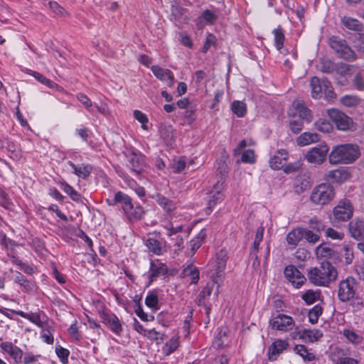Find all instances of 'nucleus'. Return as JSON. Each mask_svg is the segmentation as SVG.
<instances>
[{"instance_id": "obj_45", "label": "nucleus", "mask_w": 364, "mask_h": 364, "mask_svg": "<svg viewBox=\"0 0 364 364\" xmlns=\"http://www.w3.org/2000/svg\"><path fill=\"white\" fill-rule=\"evenodd\" d=\"M322 314V307L319 305L314 306L309 312V321L312 324L318 322L319 316Z\"/></svg>"}, {"instance_id": "obj_21", "label": "nucleus", "mask_w": 364, "mask_h": 364, "mask_svg": "<svg viewBox=\"0 0 364 364\" xmlns=\"http://www.w3.org/2000/svg\"><path fill=\"white\" fill-rule=\"evenodd\" d=\"M67 164L73 169V173L75 175L83 179L87 178L92 171V166L88 164H82L80 166H77L71 161H68Z\"/></svg>"}, {"instance_id": "obj_28", "label": "nucleus", "mask_w": 364, "mask_h": 364, "mask_svg": "<svg viewBox=\"0 0 364 364\" xmlns=\"http://www.w3.org/2000/svg\"><path fill=\"white\" fill-rule=\"evenodd\" d=\"M179 345V337L174 336L171 337L162 347V353L166 356L169 355L178 348Z\"/></svg>"}, {"instance_id": "obj_43", "label": "nucleus", "mask_w": 364, "mask_h": 364, "mask_svg": "<svg viewBox=\"0 0 364 364\" xmlns=\"http://www.w3.org/2000/svg\"><path fill=\"white\" fill-rule=\"evenodd\" d=\"M355 68L354 65H348L344 63H338L335 65L336 71L341 75H350L353 74L352 70Z\"/></svg>"}, {"instance_id": "obj_22", "label": "nucleus", "mask_w": 364, "mask_h": 364, "mask_svg": "<svg viewBox=\"0 0 364 364\" xmlns=\"http://www.w3.org/2000/svg\"><path fill=\"white\" fill-rule=\"evenodd\" d=\"M323 336V333L318 329H303L299 332V338L305 342L314 343Z\"/></svg>"}, {"instance_id": "obj_52", "label": "nucleus", "mask_w": 364, "mask_h": 364, "mask_svg": "<svg viewBox=\"0 0 364 364\" xmlns=\"http://www.w3.org/2000/svg\"><path fill=\"white\" fill-rule=\"evenodd\" d=\"M201 18H203V19L208 22V23L213 25L217 21L218 16L215 14V12L206 9L202 13Z\"/></svg>"}, {"instance_id": "obj_55", "label": "nucleus", "mask_w": 364, "mask_h": 364, "mask_svg": "<svg viewBox=\"0 0 364 364\" xmlns=\"http://www.w3.org/2000/svg\"><path fill=\"white\" fill-rule=\"evenodd\" d=\"M302 234L304 235L303 238L309 242L316 243L317 242L320 237L318 235L314 233L311 230L302 229Z\"/></svg>"}, {"instance_id": "obj_38", "label": "nucleus", "mask_w": 364, "mask_h": 364, "mask_svg": "<svg viewBox=\"0 0 364 364\" xmlns=\"http://www.w3.org/2000/svg\"><path fill=\"white\" fill-rule=\"evenodd\" d=\"M26 73H28L30 75L33 76L38 81H39L40 82H41L42 84L46 85V86H48V87H53L54 85H55L53 81L48 79L44 75H43L42 74H41L38 72H36V71H33V70H31L29 69H26Z\"/></svg>"}, {"instance_id": "obj_31", "label": "nucleus", "mask_w": 364, "mask_h": 364, "mask_svg": "<svg viewBox=\"0 0 364 364\" xmlns=\"http://www.w3.org/2000/svg\"><path fill=\"white\" fill-rule=\"evenodd\" d=\"M303 237L304 235L302 234V229H294L288 233L287 236V241L289 245L295 247L301 240Z\"/></svg>"}, {"instance_id": "obj_64", "label": "nucleus", "mask_w": 364, "mask_h": 364, "mask_svg": "<svg viewBox=\"0 0 364 364\" xmlns=\"http://www.w3.org/2000/svg\"><path fill=\"white\" fill-rule=\"evenodd\" d=\"M186 167V161L183 159H179L176 161H174L171 165V168L174 173H180Z\"/></svg>"}, {"instance_id": "obj_20", "label": "nucleus", "mask_w": 364, "mask_h": 364, "mask_svg": "<svg viewBox=\"0 0 364 364\" xmlns=\"http://www.w3.org/2000/svg\"><path fill=\"white\" fill-rule=\"evenodd\" d=\"M350 175L345 168H338L328 172L325 178L332 182L341 183L348 179Z\"/></svg>"}, {"instance_id": "obj_5", "label": "nucleus", "mask_w": 364, "mask_h": 364, "mask_svg": "<svg viewBox=\"0 0 364 364\" xmlns=\"http://www.w3.org/2000/svg\"><path fill=\"white\" fill-rule=\"evenodd\" d=\"M358 284L353 277H348L339 282L338 297L342 302H347L355 297Z\"/></svg>"}, {"instance_id": "obj_57", "label": "nucleus", "mask_w": 364, "mask_h": 364, "mask_svg": "<svg viewBox=\"0 0 364 364\" xmlns=\"http://www.w3.org/2000/svg\"><path fill=\"white\" fill-rule=\"evenodd\" d=\"M353 46L358 52L364 53V34L358 33L355 36Z\"/></svg>"}, {"instance_id": "obj_14", "label": "nucleus", "mask_w": 364, "mask_h": 364, "mask_svg": "<svg viewBox=\"0 0 364 364\" xmlns=\"http://www.w3.org/2000/svg\"><path fill=\"white\" fill-rule=\"evenodd\" d=\"M289 114L292 117L298 116L299 119L309 123L311 121V114L301 101H294L291 107L289 109Z\"/></svg>"}, {"instance_id": "obj_59", "label": "nucleus", "mask_w": 364, "mask_h": 364, "mask_svg": "<svg viewBox=\"0 0 364 364\" xmlns=\"http://www.w3.org/2000/svg\"><path fill=\"white\" fill-rule=\"evenodd\" d=\"M241 161L247 164H254L255 162L254 151L247 149L244 151L241 156Z\"/></svg>"}, {"instance_id": "obj_56", "label": "nucleus", "mask_w": 364, "mask_h": 364, "mask_svg": "<svg viewBox=\"0 0 364 364\" xmlns=\"http://www.w3.org/2000/svg\"><path fill=\"white\" fill-rule=\"evenodd\" d=\"M134 117L138 122L141 123V128L143 129L146 130L148 129L146 126L148 122V117L145 114L139 110H134Z\"/></svg>"}, {"instance_id": "obj_26", "label": "nucleus", "mask_w": 364, "mask_h": 364, "mask_svg": "<svg viewBox=\"0 0 364 364\" xmlns=\"http://www.w3.org/2000/svg\"><path fill=\"white\" fill-rule=\"evenodd\" d=\"M319 141V136L316 133L304 132L301 134L296 139L299 146H304Z\"/></svg>"}, {"instance_id": "obj_63", "label": "nucleus", "mask_w": 364, "mask_h": 364, "mask_svg": "<svg viewBox=\"0 0 364 364\" xmlns=\"http://www.w3.org/2000/svg\"><path fill=\"white\" fill-rule=\"evenodd\" d=\"M335 70V65L329 60H323L321 63V70L325 73H330Z\"/></svg>"}, {"instance_id": "obj_41", "label": "nucleus", "mask_w": 364, "mask_h": 364, "mask_svg": "<svg viewBox=\"0 0 364 364\" xmlns=\"http://www.w3.org/2000/svg\"><path fill=\"white\" fill-rule=\"evenodd\" d=\"M14 282L23 287L26 291H31L32 289V284L31 282H29L26 277L19 272H16Z\"/></svg>"}, {"instance_id": "obj_15", "label": "nucleus", "mask_w": 364, "mask_h": 364, "mask_svg": "<svg viewBox=\"0 0 364 364\" xmlns=\"http://www.w3.org/2000/svg\"><path fill=\"white\" fill-rule=\"evenodd\" d=\"M284 274L296 288L301 287L306 281L305 277L293 265H289L285 268Z\"/></svg>"}, {"instance_id": "obj_39", "label": "nucleus", "mask_w": 364, "mask_h": 364, "mask_svg": "<svg viewBox=\"0 0 364 364\" xmlns=\"http://www.w3.org/2000/svg\"><path fill=\"white\" fill-rule=\"evenodd\" d=\"M343 336L351 343L355 344H360L363 341V337L360 334L357 333L355 331L350 329H344Z\"/></svg>"}, {"instance_id": "obj_32", "label": "nucleus", "mask_w": 364, "mask_h": 364, "mask_svg": "<svg viewBox=\"0 0 364 364\" xmlns=\"http://www.w3.org/2000/svg\"><path fill=\"white\" fill-rule=\"evenodd\" d=\"M309 187V181L306 178H303L301 176H298L294 181V188L295 193L298 195L303 193Z\"/></svg>"}, {"instance_id": "obj_47", "label": "nucleus", "mask_w": 364, "mask_h": 364, "mask_svg": "<svg viewBox=\"0 0 364 364\" xmlns=\"http://www.w3.org/2000/svg\"><path fill=\"white\" fill-rule=\"evenodd\" d=\"M226 255L225 254L218 255L215 259V268L216 273L219 274L223 272L226 267Z\"/></svg>"}, {"instance_id": "obj_53", "label": "nucleus", "mask_w": 364, "mask_h": 364, "mask_svg": "<svg viewBox=\"0 0 364 364\" xmlns=\"http://www.w3.org/2000/svg\"><path fill=\"white\" fill-rule=\"evenodd\" d=\"M345 261L347 264L353 262L354 258L353 247L350 245H345L343 247Z\"/></svg>"}, {"instance_id": "obj_13", "label": "nucleus", "mask_w": 364, "mask_h": 364, "mask_svg": "<svg viewBox=\"0 0 364 364\" xmlns=\"http://www.w3.org/2000/svg\"><path fill=\"white\" fill-rule=\"evenodd\" d=\"M289 114L292 117L298 116L299 119L309 123L311 121V114L301 101H294L291 107L289 109Z\"/></svg>"}, {"instance_id": "obj_11", "label": "nucleus", "mask_w": 364, "mask_h": 364, "mask_svg": "<svg viewBox=\"0 0 364 364\" xmlns=\"http://www.w3.org/2000/svg\"><path fill=\"white\" fill-rule=\"evenodd\" d=\"M131 170L140 176L146 166L145 156L139 151H132L127 156Z\"/></svg>"}, {"instance_id": "obj_19", "label": "nucleus", "mask_w": 364, "mask_h": 364, "mask_svg": "<svg viewBox=\"0 0 364 364\" xmlns=\"http://www.w3.org/2000/svg\"><path fill=\"white\" fill-rule=\"evenodd\" d=\"M168 273V268L164 263L159 262V261H151L149 272V278L152 282L156 278L164 276Z\"/></svg>"}, {"instance_id": "obj_48", "label": "nucleus", "mask_w": 364, "mask_h": 364, "mask_svg": "<svg viewBox=\"0 0 364 364\" xmlns=\"http://www.w3.org/2000/svg\"><path fill=\"white\" fill-rule=\"evenodd\" d=\"M316 129L324 133H329L333 127L331 124L326 119H319L315 123Z\"/></svg>"}, {"instance_id": "obj_44", "label": "nucleus", "mask_w": 364, "mask_h": 364, "mask_svg": "<svg viewBox=\"0 0 364 364\" xmlns=\"http://www.w3.org/2000/svg\"><path fill=\"white\" fill-rule=\"evenodd\" d=\"M184 276H191V284H197L199 279V271L197 268L188 266L183 271Z\"/></svg>"}, {"instance_id": "obj_49", "label": "nucleus", "mask_w": 364, "mask_h": 364, "mask_svg": "<svg viewBox=\"0 0 364 364\" xmlns=\"http://www.w3.org/2000/svg\"><path fill=\"white\" fill-rule=\"evenodd\" d=\"M77 100L84 105V107L92 114L95 113L94 109L92 108V103L90 99L83 93H79L77 95Z\"/></svg>"}, {"instance_id": "obj_18", "label": "nucleus", "mask_w": 364, "mask_h": 364, "mask_svg": "<svg viewBox=\"0 0 364 364\" xmlns=\"http://www.w3.org/2000/svg\"><path fill=\"white\" fill-rule=\"evenodd\" d=\"M289 346L285 340L277 339L274 341L268 348V356L270 360H276L277 357Z\"/></svg>"}, {"instance_id": "obj_27", "label": "nucleus", "mask_w": 364, "mask_h": 364, "mask_svg": "<svg viewBox=\"0 0 364 364\" xmlns=\"http://www.w3.org/2000/svg\"><path fill=\"white\" fill-rule=\"evenodd\" d=\"M310 87L312 97L315 99L320 98L323 90V80L321 81L317 77H313L310 81Z\"/></svg>"}, {"instance_id": "obj_36", "label": "nucleus", "mask_w": 364, "mask_h": 364, "mask_svg": "<svg viewBox=\"0 0 364 364\" xmlns=\"http://www.w3.org/2000/svg\"><path fill=\"white\" fill-rule=\"evenodd\" d=\"M263 234H264V228L259 227L257 229V232H256L255 238V240L253 242L252 249V252H251V254L255 255V259H257V253L258 252L259 245H260L261 242L262 241Z\"/></svg>"}, {"instance_id": "obj_7", "label": "nucleus", "mask_w": 364, "mask_h": 364, "mask_svg": "<svg viewBox=\"0 0 364 364\" xmlns=\"http://www.w3.org/2000/svg\"><path fill=\"white\" fill-rule=\"evenodd\" d=\"M269 326L273 330L287 332L294 328L295 323L291 316L279 314L269 319Z\"/></svg>"}, {"instance_id": "obj_10", "label": "nucleus", "mask_w": 364, "mask_h": 364, "mask_svg": "<svg viewBox=\"0 0 364 364\" xmlns=\"http://www.w3.org/2000/svg\"><path fill=\"white\" fill-rule=\"evenodd\" d=\"M328 150L327 145H318L307 151L305 157L309 163L321 164L325 161Z\"/></svg>"}, {"instance_id": "obj_58", "label": "nucleus", "mask_w": 364, "mask_h": 364, "mask_svg": "<svg viewBox=\"0 0 364 364\" xmlns=\"http://www.w3.org/2000/svg\"><path fill=\"white\" fill-rule=\"evenodd\" d=\"M171 11L172 16L174 17L176 20L180 19L182 16L187 11V9L181 7L178 4H174L171 6Z\"/></svg>"}, {"instance_id": "obj_37", "label": "nucleus", "mask_w": 364, "mask_h": 364, "mask_svg": "<svg viewBox=\"0 0 364 364\" xmlns=\"http://www.w3.org/2000/svg\"><path fill=\"white\" fill-rule=\"evenodd\" d=\"M273 34L274 36L275 47L278 50H279L284 46V41L285 39L284 31L279 27L273 30Z\"/></svg>"}, {"instance_id": "obj_50", "label": "nucleus", "mask_w": 364, "mask_h": 364, "mask_svg": "<svg viewBox=\"0 0 364 364\" xmlns=\"http://www.w3.org/2000/svg\"><path fill=\"white\" fill-rule=\"evenodd\" d=\"M341 103L346 107H353L360 102V99L353 95H346L341 99Z\"/></svg>"}, {"instance_id": "obj_40", "label": "nucleus", "mask_w": 364, "mask_h": 364, "mask_svg": "<svg viewBox=\"0 0 364 364\" xmlns=\"http://www.w3.org/2000/svg\"><path fill=\"white\" fill-rule=\"evenodd\" d=\"M144 214L143 208L140 205L136 207L132 205V208L127 213L126 215L129 220H140Z\"/></svg>"}, {"instance_id": "obj_34", "label": "nucleus", "mask_w": 364, "mask_h": 364, "mask_svg": "<svg viewBox=\"0 0 364 364\" xmlns=\"http://www.w3.org/2000/svg\"><path fill=\"white\" fill-rule=\"evenodd\" d=\"M205 237L206 230L205 229H202L198 235L191 240L190 246L193 252H195L201 246Z\"/></svg>"}, {"instance_id": "obj_12", "label": "nucleus", "mask_w": 364, "mask_h": 364, "mask_svg": "<svg viewBox=\"0 0 364 364\" xmlns=\"http://www.w3.org/2000/svg\"><path fill=\"white\" fill-rule=\"evenodd\" d=\"M100 317L102 322L106 324L109 329L117 335H120L123 331L121 322L118 317L112 312L103 310L100 313Z\"/></svg>"}, {"instance_id": "obj_9", "label": "nucleus", "mask_w": 364, "mask_h": 364, "mask_svg": "<svg viewBox=\"0 0 364 364\" xmlns=\"http://www.w3.org/2000/svg\"><path fill=\"white\" fill-rule=\"evenodd\" d=\"M288 159V153L284 149L277 151V152L270 159V167L274 170H279L284 168L286 173L293 172L296 170L292 166H286Z\"/></svg>"}, {"instance_id": "obj_29", "label": "nucleus", "mask_w": 364, "mask_h": 364, "mask_svg": "<svg viewBox=\"0 0 364 364\" xmlns=\"http://www.w3.org/2000/svg\"><path fill=\"white\" fill-rule=\"evenodd\" d=\"M61 189L75 202H81V195L65 181L60 182Z\"/></svg>"}, {"instance_id": "obj_6", "label": "nucleus", "mask_w": 364, "mask_h": 364, "mask_svg": "<svg viewBox=\"0 0 364 364\" xmlns=\"http://www.w3.org/2000/svg\"><path fill=\"white\" fill-rule=\"evenodd\" d=\"M354 212V208L351 201L347 198L339 200L337 205L333 210L334 219L338 222L349 220Z\"/></svg>"}, {"instance_id": "obj_24", "label": "nucleus", "mask_w": 364, "mask_h": 364, "mask_svg": "<svg viewBox=\"0 0 364 364\" xmlns=\"http://www.w3.org/2000/svg\"><path fill=\"white\" fill-rule=\"evenodd\" d=\"M156 201L164 210V211L170 215L176 209L175 203L168 198L161 194L156 196Z\"/></svg>"}, {"instance_id": "obj_51", "label": "nucleus", "mask_w": 364, "mask_h": 364, "mask_svg": "<svg viewBox=\"0 0 364 364\" xmlns=\"http://www.w3.org/2000/svg\"><path fill=\"white\" fill-rule=\"evenodd\" d=\"M309 227L317 232H321L325 230L323 223L316 217H314L309 220Z\"/></svg>"}, {"instance_id": "obj_1", "label": "nucleus", "mask_w": 364, "mask_h": 364, "mask_svg": "<svg viewBox=\"0 0 364 364\" xmlns=\"http://www.w3.org/2000/svg\"><path fill=\"white\" fill-rule=\"evenodd\" d=\"M309 281L316 286L328 287L338 277L336 267L328 260L322 261L319 266L311 268L308 272Z\"/></svg>"}, {"instance_id": "obj_35", "label": "nucleus", "mask_w": 364, "mask_h": 364, "mask_svg": "<svg viewBox=\"0 0 364 364\" xmlns=\"http://www.w3.org/2000/svg\"><path fill=\"white\" fill-rule=\"evenodd\" d=\"M231 109L238 117H242L247 112V106L244 102L235 100L231 104Z\"/></svg>"}, {"instance_id": "obj_33", "label": "nucleus", "mask_w": 364, "mask_h": 364, "mask_svg": "<svg viewBox=\"0 0 364 364\" xmlns=\"http://www.w3.org/2000/svg\"><path fill=\"white\" fill-rule=\"evenodd\" d=\"M146 245L151 252L157 255H162L165 251L161 242L154 238H149L146 240Z\"/></svg>"}, {"instance_id": "obj_62", "label": "nucleus", "mask_w": 364, "mask_h": 364, "mask_svg": "<svg viewBox=\"0 0 364 364\" xmlns=\"http://www.w3.org/2000/svg\"><path fill=\"white\" fill-rule=\"evenodd\" d=\"M318 294L312 290H309L302 295V299L309 304L315 302L318 299Z\"/></svg>"}, {"instance_id": "obj_42", "label": "nucleus", "mask_w": 364, "mask_h": 364, "mask_svg": "<svg viewBox=\"0 0 364 364\" xmlns=\"http://www.w3.org/2000/svg\"><path fill=\"white\" fill-rule=\"evenodd\" d=\"M223 199V194L222 192L217 191L214 193H211L209 196L208 202V210L211 211L218 203H220Z\"/></svg>"}, {"instance_id": "obj_2", "label": "nucleus", "mask_w": 364, "mask_h": 364, "mask_svg": "<svg viewBox=\"0 0 364 364\" xmlns=\"http://www.w3.org/2000/svg\"><path fill=\"white\" fill-rule=\"evenodd\" d=\"M360 155L357 145L352 144H341L334 147L328 156L331 164H348L355 161Z\"/></svg>"}, {"instance_id": "obj_3", "label": "nucleus", "mask_w": 364, "mask_h": 364, "mask_svg": "<svg viewBox=\"0 0 364 364\" xmlns=\"http://www.w3.org/2000/svg\"><path fill=\"white\" fill-rule=\"evenodd\" d=\"M336 197L334 186L328 182L316 185L311 191L309 200L317 206H325L330 204Z\"/></svg>"}, {"instance_id": "obj_30", "label": "nucleus", "mask_w": 364, "mask_h": 364, "mask_svg": "<svg viewBox=\"0 0 364 364\" xmlns=\"http://www.w3.org/2000/svg\"><path fill=\"white\" fill-rule=\"evenodd\" d=\"M294 351L300 355L304 361H312L316 358L315 355L304 345H296Z\"/></svg>"}, {"instance_id": "obj_54", "label": "nucleus", "mask_w": 364, "mask_h": 364, "mask_svg": "<svg viewBox=\"0 0 364 364\" xmlns=\"http://www.w3.org/2000/svg\"><path fill=\"white\" fill-rule=\"evenodd\" d=\"M55 353L58 358L60 359L62 363H66L68 360V356L70 355V352L68 349L64 348L60 346H58L55 348Z\"/></svg>"}, {"instance_id": "obj_25", "label": "nucleus", "mask_w": 364, "mask_h": 364, "mask_svg": "<svg viewBox=\"0 0 364 364\" xmlns=\"http://www.w3.org/2000/svg\"><path fill=\"white\" fill-rule=\"evenodd\" d=\"M341 23L348 30L359 32L363 28V25L360 21L350 16H343L341 18Z\"/></svg>"}, {"instance_id": "obj_8", "label": "nucleus", "mask_w": 364, "mask_h": 364, "mask_svg": "<svg viewBox=\"0 0 364 364\" xmlns=\"http://www.w3.org/2000/svg\"><path fill=\"white\" fill-rule=\"evenodd\" d=\"M328 115L335 124L338 129L346 131L350 129L353 126V120L343 112L336 109H328Z\"/></svg>"}, {"instance_id": "obj_61", "label": "nucleus", "mask_w": 364, "mask_h": 364, "mask_svg": "<svg viewBox=\"0 0 364 364\" xmlns=\"http://www.w3.org/2000/svg\"><path fill=\"white\" fill-rule=\"evenodd\" d=\"M289 127L294 133H299L303 129V120L301 119L291 120Z\"/></svg>"}, {"instance_id": "obj_16", "label": "nucleus", "mask_w": 364, "mask_h": 364, "mask_svg": "<svg viewBox=\"0 0 364 364\" xmlns=\"http://www.w3.org/2000/svg\"><path fill=\"white\" fill-rule=\"evenodd\" d=\"M348 231L352 237L361 240L364 239V220L355 218L348 224Z\"/></svg>"}, {"instance_id": "obj_17", "label": "nucleus", "mask_w": 364, "mask_h": 364, "mask_svg": "<svg viewBox=\"0 0 364 364\" xmlns=\"http://www.w3.org/2000/svg\"><path fill=\"white\" fill-rule=\"evenodd\" d=\"M151 71L158 79L166 82L168 87L173 85L174 76L168 69L163 68L159 65H154L151 67Z\"/></svg>"}, {"instance_id": "obj_60", "label": "nucleus", "mask_w": 364, "mask_h": 364, "mask_svg": "<svg viewBox=\"0 0 364 364\" xmlns=\"http://www.w3.org/2000/svg\"><path fill=\"white\" fill-rule=\"evenodd\" d=\"M159 299L155 294H149L145 299V304L150 308L157 309Z\"/></svg>"}, {"instance_id": "obj_23", "label": "nucleus", "mask_w": 364, "mask_h": 364, "mask_svg": "<svg viewBox=\"0 0 364 364\" xmlns=\"http://www.w3.org/2000/svg\"><path fill=\"white\" fill-rule=\"evenodd\" d=\"M117 203H120L122 205L123 211L125 215L132 208L133 203L132 202L131 198L128 195L121 191H119L115 194L113 199V203L112 204Z\"/></svg>"}, {"instance_id": "obj_4", "label": "nucleus", "mask_w": 364, "mask_h": 364, "mask_svg": "<svg viewBox=\"0 0 364 364\" xmlns=\"http://www.w3.org/2000/svg\"><path fill=\"white\" fill-rule=\"evenodd\" d=\"M328 44L338 58L350 62L357 58L355 51L348 46L346 40L332 36L328 39Z\"/></svg>"}, {"instance_id": "obj_46", "label": "nucleus", "mask_w": 364, "mask_h": 364, "mask_svg": "<svg viewBox=\"0 0 364 364\" xmlns=\"http://www.w3.org/2000/svg\"><path fill=\"white\" fill-rule=\"evenodd\" d=\"M323 92L325 95V98L327 100H333L336 98V94L333 91V88L331 86V82L327 80H323Z\"/></svg>"}]
</instances>
